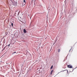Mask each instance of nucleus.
I'll return each mask as SVG.
<instances>
[{"label": "nucleus", "mask_w": 77, "mask_h": 77, "mask_svg": "<svg viewBox=\"0 0 77 77\" xmlns=\"http://www.w3.org/2000/svg\"><path fill=\"white\" fill-rule=\"evenodd\" d=\"M67 67L69 68H72V66L70 65H67Z\"/></svg>", "instance_id": "obj_1"}, {"label": "nucleus", "mask_w": 77, "mask_h": 77, "mask_svg": "<svg viewBox=\"0 0 77 77\" xmlns=\"http://www.w3.org/2000/svg\"><path fill=\"white\" fill-rule=\"evenodd\" d=\"M23 32L24 33H27V31H26V29H23Z\"/></svg>", "instance_id": "obj_2"}, {"label": "nucleus", "mask_w": 77, "mask_h": 77, "mask_svg": "<svg viewBox=\"0 0 77 77\" xmlns=\"http://www.w3.org/2000/svg\"><path fill=\"white\" fill-rule=\"evenodd\" d=\"M23 2L24 3V5H25L26 4V1L25 0H23Z\"/></svg>", "instance_id": "obj_3"}, {"label": "nucleus", "mask_w": 77, "mask_h": 77, "mask_svg": "<svg viewBox=\"0 0 77 77\" xmlns=\"http://www.w3.org/2000/svg\"><path fill=\"white\" fill-rule=\"evenodd\" d=\"M14 45V43H11L10 44H9V45H8V46H9H9H10V45Z\"/></svg>", "instance_id": "obj_4"}, {"label": "nucleus", "mask_w": 77, "mask_h": 77, "mask_svg": "<svg viewBox=\"0 0 77 77\" xmlns=\"http://www.w3.org/2000/svg\"><path fill=\"white\" fill-rule=\"evenodd\" d=\"M53 70H52L51 72V74L53 73Z\"/></svg>", "instance_id": "obj_5"}, {"label": "nucleus", "mask_w": 77, "mask_h": 77, "mask_svg": "<svg viewBox=\"0 0 77 77\" xmlns=\"http://www.w3.org/2000/svg\"><path fill=\"white\" fill-rule=\"evenodd\" d=\"M60 49H58V53H59V52H60Z\"/></svg>", "instance_id": "obj_6"}, {"label": "nucleus", "mask_w": 77, "mask_h": 77, "mask_svg": "<svg viewBox=\"0 0 77 77\" xmlns=\"http://www.w3.org/2000/svg\"><path fill=\"white\" fill-rule=\"evenodd\" d=\"M53 65L51 66L50 68V69H52L53 68Z\"/></svg>", "instance_id": "obj_7"}, {"label": "nucleus", "mask_w": 77, "mask_h": 77, "mask_svg": "<svg viewBox=\"0 0 77 77\" xmlns=\"http://www.w3.org/2000/svg\"><path fill=\"white\" fill-rule=\"evenodd\" d=\"M17 11H16V12L15 13V15H16V14H17V13H18V12H17Z\"/></svg>", "instance_id": "obj_8"}, {"label": "nucleus", "mask_w": 77, "mask_h": 77, "mask_svg": "<svg viewBox=\"0 0 77 77\" xmlns=\"http://www.w3.org/2000/svg\"><path fill=\"white\" fill-rule=\"evenodd\" d=\"M11 25L13 27V23H11Z\"/></svg>", "instance_id": "obj_9"}, {"label": "nucleus", "mask_w": 77, "mask_h": 77, "mask_svg": "<svg viewBox=\"0 0 77 77\" xmlns=\"http://www.w3.org/2000/svg\"><path fill=\"white\" fill-rule=\"evenodd\" d=\"M71 48H71V49L69 51V52H70V51H71Z\"/></svg>", "instance_id": "obj_10"}, {"label": "nucleus", "mask_w": 77, "mask_h": 77, "mask_svg": "<svg viewBox=\"0 0 77 77\" xmlns=\"http://www.w3.org/2000/svg\"><path fill=\"white\" fill-rule=\"evenodd\" d=\"M67 71V72H68V70H66Z\"/></svg>", "instance_id": "obj_11"}, {"label": "nucleus", "mask_w": 77, "mask_h": 77, "mask_svg": "<svg viewBox=\"0 0 77 77\" xmlns=\"http://www.w3.org/2000/svg\"><path fill=\"white\" fill-rule=\"evenodd\" d=\"M14 53H16V52H14Z\"/></svg>", "instance_id": "obj_12"}, {"label": "nucleus", "mask_w": 77, "mask_h": 77, "mask_svg": "<svg viewBox=\"0 0 77 77\" xmlns=\"http://www.w3.org/2000/svg\"><path fill=\"white\" fill-rule=\"evenodd\" d=\"M72 71H73V70H74V69H72Z\"/></svg>", "instance_id": "obj_13"}]
</instances>
